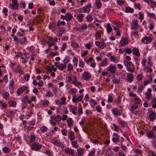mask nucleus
Returning <instances> with one entry per match:
<instances>
[{
	"label": "nucleus",
	"mask_w": 156,
	"mask_h": 156,
	"mask_svg": "<svg viewBox=\"0 0 156 156\" xmlns=\"http://www.w3.org/2000/svg\"><path fill=\"white\" fill-rule=\"evenodd\" d=\"M61 102H60V105H65L66 104V98L65 97H62L61 98Z\"/></svg>",
	"instance_id": "obj_45"
},
{
	"label": "nucleus",
	"mask_w": 156,
	"mask_h": 156,
	"mask_svg": "<svg viewBox=\"0 0 156 156\" xmlns=\"http://www.w3.org/2000/svg\"><path fill=\"white\" fill-rule=\"evenodd\" d=\"M9 94L8 92H5L4 93L3 97L4 98H5L6 99H7L8 98H9Z\"/></svg>",
	"instance_id": "obj_64"
},
{
	"label": "nucleus",
	"mask_w": 156,
	"mask_h": 156,
	"mask_svg": "<svg viewBox=\"0 0 156 156\" xmlns=\"http://www.w3.org/2000/svg\"><path fill=\"white\" fill-rule=\"evenodd\" d=\"M12 4H10V5L12 7V8L15 9H17L19 5V4L18 3L17 0H12Z\"/></svg>",
	"instance_id": "obj_8"
},
{
	"label": "nucleus",
	"mask_w": 156,
	"mask_h": 156,
	"mask_svg": "<svg viewBox=\"0 0 156 156\" xmlns=\"http://www.w3.org/2000/svg\"><path fill=\"white\" fill-rule=\"evenodd\" d=\"M133 54L136 56L139 57L140 56V53L139 50L136 48H134L133 49Z\"/></svg>",
	"instance_id": "obj_17"
},
{
	"label": "nucleus",
	"mask_w": 156,
	"mask_h": 156,
	"mask_svg": "<svg viewBox=\"0 0 156 156\" xmlns=\"http://www.w3.org/2000/svg\"><path fill=\"white\" fill-rule=\"evenodd\" d=\"M77 152L79 156H81L83 153V150L82 148L79 149L77 150Z\"/></svg>",
	"instance_id": "obj_33"
},
{
	"label": "nucleus",
	"mask_w": 156,
	"mask_h": 156,
	"mask_svg": "<svg viewBox=\"0 0 156 156\" xmlns=\"http://www.w3.org/2000/svg\"><path fill=\"white\" fill-rule=\"evenodd\" d=\"M65 17H66V20L67 21H70L73 18V16L69 13L65 14Z\"/></svg>",
	"instance_id": "obj_20"
},
{
	"label": "nucleus",
	"mask_w": 156,
	"mask_h": 156,
	"mask_svg": "<svg viewBox=\"0 0 156 156\" xmlns=\"http://www.w3.org/2000/svg\"><path fill=\"white\" fill-rule=\"evenodd\" d=\"M91 76V74L88 72H85L82 75V78L84 80H90Z\"/></svg>",
	"instance_id": "obj_1"
},
{
	"label": "nucleus",
	"mask_w": 156,
	"mask_h": 156,
	"mask_svg": "<svg viewBox=\"0 0 156 156\" xmlns=\"http://www.w3.org/2000/svg\"><path fill=\"white\" fill-rule=\"evenodd\" d=\"M57 89L58 88L56 86V85H54L52 87V91L55 94H56L57 93Z\"/></svg>",
	"instance_id": "obj_42"
},
{
	"label": "nucleus",
	"mask_w": 156,
	"mask_h": 156,
	"mask_svg": "<svg viewBox=\"0 0 156 156\" xmlns=\"http://www.w3.org/2000/svg\"><path fill=\"white\" fill-rule=\"evenodd\" d=\"M95 37L96 39H98L101 37V35L98 31H97L95 33Z\"/></svg>",
	"instance_id": "obj_50"
},
{
	"label": "nucleus",
	"mask_w": 156,
	"mask_h": 156,
	"mask_svg": "<svg viewBox=\"0 0 156 156\" xmlns=\"http://www.w3.org/2000/svg\"><path fill=\"white\" fill-rule=\"evenodd\" d=\"M96 46L99 47V49H102L104 48L106 46V44L103 42H100L99 41H97L95 43Z\"/></svg>",
	"instance_id": "obj_3"
},
{
	"label": "nucleus",
	"mask_w": 156,
	"mask_h": 156,
	"mask_svg": "<svg viewBox=\"0 0 156 156\" xmlns=\"http://www.w3.org/2000/svg\"><path fill=\"white\" fill-rule=\"evenodd\" d=\"M133 75L132 73L127 74V81L131 83L133 80Z\"/></svg>",
	"instance_id": "obj_24"
},
{
	"label": "nucleus",
	"mask_w": 156,
	"mask_h": 156,
	"mask_svg": "<svg viewBox=\"0 0 156 156\" xmlns=\"http://www.w3.org/2000/svg\"><path fill=\"white\" fill-rule=\"evenodd\" d=\"M69 57L68 56H66L63 60V62L64 64H66V63H68L69 61Z\"/></svg>",
	"instance_id": "obj_40"
},
{
	"label": "nucleus",
	"mask_w": 156,
	"mask_h": 156,
	"mask_svg": "<svg viewBox=\"0 0 156 156\" xmlns=\"http://www.w3.org/2000/svg\"><path fill=\"white\" fill-rule=\"evenodd\" d=\"M134 102L136 104H139L140 103V98L137 96L134 98Z\"/></svg>",
	"instance_id": "obj_44"
},
{
	"label": "nucleus",
	"mask_w": 156,
	"mask_h": 156,
	"mask_svg": "<svg viewBox=\"0 0 156 156\" xmlns=\"http://www.w3.org/2000/svg\"><path fill=\"white\" fill-rule=\"evenodd\" d=\"M110 60L112 62H117L118 61V59L117 58L114 56L111 55L110 56Z\"/></svg>",
	"instance_id": "obj_32"
},
{
	"label": "nucleus",
	"mask_w": 156,
	"mask_h": 156,
	"mask_svg": "<svg viewBox=\"0 0 156 156\" xmlns=\"http://www.w3.org/2000/svg\"><path fill=\"white\" fill-rule=\"evenodd\" d=\"M23 77L25 80L27 81L29 80V78L30 77V75L28 73L27 74L24 75Z\"/></svg>",
	"instance_id": "obj_52"
},
{
	"label": "nucleus",
	"mask_w": 156,
	"mask_h": 156,
	"mask_svg": "<svg viewBox=\"0 0 156 156\" xmlns=\"http://www.w3.org/2000/svg\"><path fill=\"white\" fill-rule=\"evenodd\" d=\"M107 59L105 58L101 63V65L102 66H105L107 64Z\"/></svg>",
	"instance_id": "obj_47"
},
{
	"label": "nucleus",
	"mask_w": 156,
	"mask_h": 156,
	"mask_svg": "<svg viewBox=\"0 0 156 156\" xmlns=\"http://www.w3.org/2000/svg\"><path fill=\"white\" fill-rule=\"evenodd\" d=\"M149 118L151 120H154L156 118V114L153 111H151L150 114Z\"/></svg>",
	"instance_id": "obj_18"
},
{
	"label": "nucleus",
	"mask_w": 156,
	"mask_h": 156,
	"mask_svg": "<svg viewBox=\"0 0 156 156\" xmlns=\"http://www.w3.org/2000/svg\"><path fill=\"white\" fill-rule=\"evenodd\" d=\"M68 137L70 138V141H72L75 139V136L74 134H72L69 135Z\"/></svg>",
	"instance_id": "obj_60"
},
{
	"label": "nucleus",
	"mask_w": 156,
	"mask_h": 156,
	"mask_svg": "<svg viewBox=\"0 0 156 156\" xmlns=\"http://www.w3.org/2000/svg\"><path fill=\"white\" fill-rule=\"evenodd\" d=\"M17 42H20V43L22 44H26L27 42V38L25 37L22 38H20L17 41Z\"/></svg>",
	"instance_id": "obj_15"
},
{
	"label": "nucleus",
	"mask_w": 156,
	"mask_h": 156,
	"mask_svg": "<svg viewBox=\"0 0 156 156\" xmlns=\"http://www.w3.org/2000/svg\"><path fill=\"white\" fill-rule=\"evenodd\" d=\"M68 70L69 71H71L73 69V66L71 63H69L67 65Z\"/></svg>",
	"instance_id": "obj_43"
},
{
	"label": "nucleus",
	"mask_w": 156,
	"mask_h": 156,
	"mask_svg": "<svg viewBox=\"0 0 156 156\" xmlns=\"http://www.w3.org/2000/svg\"><path fill=\"white\" fill-rule=\"evenodd\" d=\"M116 67L112 65H110L109 67L107 68V69L111 73L114 74L116 72Z\"/></svg>",
	"instance_id": "obj_6"
},
{
	"label": "nucleus",
	"mask_w": 156,
	"mask_h": 156,
	"mask_svg": "<svg viewBox=\"0 0 156 156\" xmlns=\"http://www.w3.org/2000/svg\"><path fill=\"white\" fill-rule=\"evenodd\" d=\"M152 80V78L151 76L150 75L148 79L144 81V85L145 86L147 85V84L150 83Z\"/></svg>",
	"instance_id": "obj_22"
},
{
	"label": "nucleus",
	"mask_w": 156,
	"mask_h": 156,
	"mask_svg": "<svg viewBox=\"0 0 156 156\" xmlns=\"http://www.w3.org/2000/svg\"><path fill=\"white\" fill-rule=\"evenodd\" d=\"M95 3L97 8L99 9L101 7L102 4L100 0H96Z\"/></svg>",
	"instance_id": "obj_36"
},
{
	"label": "nucleus",
	"mask_w": 156,
	"mask_h": 156,
	"mask_svg": "<svg viewBox=\"0 0 156 156\" xmlns=\"http://www.w3.org/2000/svg\"><path fill=\"white\" fill-rule=\"evenodd\" d=\"M138 106L137 105L134 104H133L131 107V111L133 112L136 108H137Z\"/></svg>",
	"instance_id": "obj_57"
},
{
	"label": "nucleus",
	"mask_w": 156,
	"mask_h": 156,
	"mask_svg": "<svg viewBox=\"0 0 156 156\" xmlns=\"http://www.w3.org/2000/svg\"><path fill=\"white\" fill-rule=\"evenodd\" d=\"M113 82L114 83L118 84L119 82V80L118 78H114L113 79Z\"/></svg>",
	"instance_id": "obj_56"
},
{
	"label": "nucleus",
	"mask_w": 156,
	"mask_h": 156,
	"mask_svg": "<svg viewBox=\"0 0 156 156\" xmlns=\"http://www.w3.org/2000/svg\"><path fill=\"white\" fill-rule=\"evenodd\" d=\"M45 95L48 97H52L53 96V94L50 91L46 92Z\"/></svg>",
	"instance_id": "obj_51"
},
{
	"label": "nucleus",
	"mask_w": 156,
	"mask_h": 156,
	"mask_svg": "<svg viewBox=\"0 0 156 156\" xmlns=\"http://www.w3.org/2000/svg\"><path fill=\"white\" fill-rule=\"evenodd\" d=\"M77 91V90L74 88H72L71 89L68 91V93L69 94L74 95V94H75L76 92Z\"/></svg>",
	"instance_id": "obj_37"
},
{
	"label": "nucleus",
	"mask_w": 156,
	"mask_h": 156,
	"mask_svg": "<svg viewBox=\"0 0 156 156\" xmlns=\"http://www.w3.org/2000/svg\"><path fill=\"white\" fill-rule=\"evenodd\" d=\"M143 78V75L141 74H138L137 76V80L140 81Z\"/></svg>",
	"instance_id": "obj_62"
},
{
	"label": "nucleus",
	"mask_w": 156,
	"mask_h": 156,
	"mask_svg": "<svg viewBox=\"0 0 156 156\" xmlns=\"http://www.w3.org/2000/svg\"><path fill=\"white\" fill-rule=\"evenodd\" d=\"M120 45L124 46L127 44V37H123L121 40L120 42Z\"/></svg>",
	"instance_id": "obj_14"
},
{
	"label": "nucleus",
	"mask_w": 156,
	"mask_h": 156,
	"mask_svg": "<svg viewBox=\"0 0 156 156\" xmlns=\"http://www.w3.org/2000/svg\"><path fill=\"white\" fill-rule=\"evenodd\" d=\"M86 18L87 21L89 22L92 21L93 20V19L91 15L90 14H89L87 16Z\"/></svg>",
	"instance_id": "obj_48"
},
{
	"label": "nucleus",
	"mask_w": 156,
	"mask_h": 156,
	"mask_svg": "<svg viewBox=\"0 0 156 156\" xmlns=\"http://www.w3.org/2000/svg\"><path fill=\"white\" fill-rule=\"evenodd\" d=\"M42 147V145L38 143H34L32 146L31 149L33 150L38 151Z\"/></svg>",
	"instance_id": "obj_4"
},
{
	"label": "nucleus",
	"mask_w": 156,
	"mask_h": 156,
	"mask_svg": "<svg viewBox=\"0 0 156 156\" xmlns=\"http://www.w3.org/2000/svg\"><path fill=\"white\" fill-rule=\"evenodd\" d=\"M66 67V65L65 64H61L57 66V68L60 70L62 71L65 69Z\"/></svg>",
	"instance_id": "obj_23"
},
{
	"label": "nucleus",
	"mask_w": 156,
	"mask_h": 156,
	"mask_svg": "<svg viewBox=\"0 0 156 156\" xmlns=\"http://www.w3.org/2000/svg\"><path fill=\"white\" fill-rule=\"evenodd\" d=\"M131 28L136 29L138 27V23L136 20H133L131 23Z\"/></svg>",
	"instance_id": "obj_12"
},
{
	"label": "nucleus",
	"mask_w": 156,
	"mask_h": 156,
	"mask_svg": "<svg viewBox=\"0 0 156 156\" xmlns=\"http://www.w3.org/2000/svg\"><path fill=\"white\" fill-rule=\"evenodd\" d=\"M107 30L108 33H110L112 30V28L109 24H107Z\"/></svg>",
	"instance_id": "obj_38"
},
{
	"label": "nucleus",
	"mask_w": 156,
	"mask_h": 156,
	"mask_svg": "<svg viewBox=\"0 0 156 156\" xmlns=\"http://www.w3.org/2000/svg\"><path fill=\"white\" fill-rule=\"evenodd\" d=\"M84 15L83 14H79L76 16V19L78 20L79 22H81L83 20V18Z\"/></svg>",
	"instance_id": "obj_21"
},
{
	"label": "nucleus",
	"mask_w": 156,
	"mask_h": 156,
	"mask_svg": "<svg viewBox=\"0 0 156 156\" xmlns=\"http://www.w3.org/2000/svg\"><path fill=\"white\" fill-rule=\"evenodd\" d=\"M23 92V90L20 88L17 90V93L18 95L19 96L21 95Z\"/></svg>",
	"instance_id": "obj_58"
},
{
	"label": "nucleus",
	"mask_w": 156,
	"mask_h": 156,
	"mask_svg": "<svg viewBox=\"0 0 156 156\" xmlns=\"http://www.w3.org/2000/svg\"><path fill=\"white\" fill-rule=\"evenodd\" d=\"M71 144L72 145V147L75 148H77L79 147V145L78 144L77 140L72 141Z\"/></svg>",
	"instance_id": "obj_31"
},
{
	"label": "nucleus",
	"mask_w": 156,
	"mask_h": 156,
	"mask_svg": "<svg viewBox=\"0 0 156 156\" xmlns=\"http://www.w3.org/2000/svg\"><path fill=\"white\" fill-rule=\"evenodd\" d=\"M151 38L150 37L145 36L141 40V41L144 44H147L151 41Z\"/></svg>",
	"instance_id": "obj_7"
},
{
	"label": "nucleus",
	"mask_w": 156,
	"mask_h": 156,
	"mask_svg": "<svg viewBox=\"0 0 156 156\" xmlns=\"http://www.w3.org/2000/svg\"><path fill=\"white\" fill-rule=\"evenodd\" d=\"M54 119L56 122H59L61 120V117L60 115H57L54 117Z\"/></svg>",
	"instance_id": "obj_29"
},
{
	"label": "nucleus",
	"mask_w": 156,
	"mask_h": 156,
	"mask_svg": "<svg viewBox=\"0 0 156 156\" xmlns=\"http://www.w3.org/2000/svg\"><path fill=\"white\" fill-rule=\"evenodd\" d=\"M112 113L115 117L119 116L121 113L120 110H118L115 108L112 109Z\"/></svg>",
	"instance_id": "obj_5"
},
{
	"label": "nucleus",
	"mask_w": 156,
	"mask_h": 156,
	"mask_svg": "<svg viewBox=\"0 0 156 156\" xmlns=\"http://www.w3.org/2000/svg\"><path fill=\"white\" fill-rule=\"evenodd\" d=\"M15 69V71L16 73H20L22 72L21 67L19 65H17Z\"/></svg>",
	"instance_id": "obj_34"
},
{
	"label": "nucleus",
	"mask_w": 156,
	"mask_h": 156,
	"mask_svg": "<svg viewBox=\"0 0 156 156\" xmlns=\"http://www.w3.org/2000/svg\"><path fill=\"white\" fill-rule=\"evenodd\" d=\"M90 101V103L92 102L93 103V104H92L91 103H90L91 105L92 106H94L95 105L97 104V103L96 102V101L93 99H91Z\"/></svg>",
	"instance_id": "obj_54"
},
{
	"label": "nucleus",
	"mask_w": 156,
	"mask_h": 156,
	"mask_svg": "<svg viewBox=\"0 0 156 156\" xmlns=\"http://www.w3.org/2000/svg\"><path fill=\"white\" fill-rule=\"evenodd\" d=\"M70 108V111L73 114L75 115L76 114V110L77 108L73 105H70L69 106Z\"/></svg>",
	"instance_id": "obj_16"
},
{
	"label": "nucleus",
	"mask_w": 156,
	"mask_h": 156,
	"mask_svg": "<svg viewBox=\"0 0 156 156\" xmlns=\"http://www.w3.org/2000/svg\"><path fill=\"white\" fill-rule=\"evenodd\" d=\"M51 119L50 120V122L53 125H56V122L54 119V116H52L50 117Z\"/></svg>",
	"instance_id": "obj_41"
},
{
	"label": "nucleus",
	"mask_w": 156,
	"mask_h": 156,
	"mask_svg": "<svg viewBox=\"0 0 156 156\" xmlns=\"http://www.w3.org/2000/svg\"><path fill=\"white\" fill-rule=\"evenodd\" d=\"M58 30L60 33L62 34L64 32L65 30V28L63 27H60L58 28Z\"/></svg>",
	"instance_id": "obj_55"
},
{
	"label": "nucleus",
	"mask_w": 156,
	"mask_h": 156,
	"mask_svg": "<svg viewBox=\"0 0 156 156\" xmlns=\"http://www.w3.org/2000/svg\"><path fill=\"white\" fill-rule=\"evenodd\" d=\"M49 103V101L47 100H42L40 101V104L41 105L44 106H48Z\"/></svg>",
	"instance_id": "obj_26"
},
{
	"label": "nucleus",
	"mask_w": 156,
	"mask_h": 156,
	"mask_svg": "<svg viewBox=\"0 0 156 156\" xmlns=\"http://www.w3.org/2000/svg\"><path fill=\"white\" fill-rule=\"evenodd\" d=\"M53 144L58 147H62L63 144L62 142L60 141L58 142L57 139H55L53 140Z\"/></svg>",
	"instance_id": "obj_11"
},
{
	"label": "nucleus",
	"mask_w": 156,
	"mask_h": 156,
	"mask_svg": "<svg viewBox=\"0 0 156 156\" xmlns=\"http://www.w3.org/2000/svg\"><path fill=\"white\" fill-rule=\"evenodd\" d=\"M91 7V4L89 3L87 4L83 8L84 10V13L87 12L88 13L90 11V9Z\"/></svg>",
	"instance_id": "obj_13"
},
{
	"label": "nucleus",
	"mask_w": 156,
	"mask_h": 156,
	"mask_svg": "<svg viewBox=\"0 0 156 156\" xmlns=\"http://www.w3.org/2000/svg\"><path fill=\"white\" fill-rule=\"evenodd\" d=\"M71 46L73 48H78L79 46V44L76 42H73L71 44Z\"/></svg>",
	"instance_id": "obj_39"
},
{
	"label": "nucleus",
	"mask_w": 156,
	"mask_h": 156,
	"mask_svg": "<svg viewBox=\"0 0 156 156\" xmlns=\"http://www.w3.org/2000/svg\"><path fill=\"white\" fill-rule=\"evenodd\" d=\"M67 122L68 126L69 127L73 125V121L72 118H69Z\"/></svg>",
	"instance_id": "obj_25"
},
{
	"label": "nucleus",
	"mask_w": 156,
	"mask_h": 156,
	"mask_svg": "<svg viewBox=\"0 0 156 156\" xmlns=\"http://www.w3.org/2000/svg\"><path fill=\"white\" fill-rule=\"evenodd\" d=\"M9 104V106L15 107L16 106V102L15 101H10Z\"/></svg>",
	"instance_id": "obj_30"
},
{
	"label": "nucleus",
	"mask_w": 156,
	"mask_h": 156,
	"mask_svg": "<svg viewBox=\"0 0 156 156\" xmlns=\"http://www.w3.org/2000/svg\"><path fill=\"white\" fill-rule=\"evenodd\" d=\"M68 80L69 81L72 83V82L73 81L76 80L77 78L74 75H72L70 76L69 77Z\"/></svg>",
	"instance_id": "obj_28"
},
{
	"label": "nucleus",
	"mask_w": 156,
	"mask_h": 156,
	"mask_svg": "<svg viewBox=\"0 0 156 156\" xmlns=\"http://www.w3.org/2000/svg\"><path fill=\"white\" fill-rule=\"evenodd\" d=\"M135 68L134 67H130V68L127 67V71L131 73H133L134 71Z\"/></svg>",
	"instance_id": "obj_63"
},
{
	"label": "nucleus",
	"mask_w": 156,
	"mask_h": 156,
	"mask_svg": "<svg viewBox=\"0 0 156 156\" xmlns=\"http://www.w3.org/2000/svg\"><path fill=\"white\" fill-rule=\"evenodd\" d=\"M61 133L62 134L65 136H66L67 135V130L64 129H61Z\"/></svg>",
	"instance_id": "obj_53"
},
{
	"label": "nucleus",
	"mask_w": 156,
	"mask_h": 156,
	"mask_svg": "<svg viewBox=\"0 0 156 156\" xmlns=\"http://www.w3.org/2000/svg\"><path fill=\"white\" fill-rule=\"evenodd\" d=\"M22 101L23 104L28 103L30 104L31 102V100H29V98L27 96H25L22 99Z\"/></svg>",
	"instance_id": "obj_10"
},
{
	"label": "nucleus",
	"mask_w": 156,
	"mask_h": 156,
	"mask_svg": "<svg viewBox=\"0 0 156 156\" xmlns=\"http://www.w3.org/2000/svg\"><path fill=\"white\" fill-rule=\"evenodd\" d=\"M83 98V95H80L77 97L76 95H73L72 98V100L73 102L78 103L77 101H82Z\"/></svg>",
	"instance_id": "obj_2"
},
{
	"label": "nucleus",
	"mask_w": 156,
	"mask_h": 156,
	"mask_svg": "<svg viewBox=\"0 0 156 156\" xmlns=\"http://www.w3.org/2000/svg\"><path fill=\"white\" fill-rule=\"evenodd\" d=\"M65 151L66 153L72 155L74 154V151L73 149L70 148H66L65 149Z\"/></svg>",
	"instance_id": "obj_19"
},
{
	"label": "nucleus",
	"mask_w": 156,
	"mask_h": 156,
	"mask_svg": "<svg viewBox=\"0 0 156 156\" xmlns=\"http://www.w3.org/2000/svg\"><path fill=\"white\" fill-rule=\"evenodd\" d=\"M152 102L153 103L152 107L154 108H156V98L155 97H154L152 100Z\"/></svg>",
	"instance_id": "obj_35"
},
{
	"label": "nucleus",
	"mask_w": 156,
	"mask_h": 156,
	"mask_svg": "<svg viewBox=\"0 0 156 156\" xmlns=\"http://www.w3.org/2000/svg\"><path fill=\"white\" fill-rule=\"evenodd\" d=\"M154 133L153 132L149 131L147 132V136L150 138H152L153 137V139H155V136L154 135Z\"/></svg>",
	"instance_id": "obj_27"
},
{
	"label": "nucleus",
	"mask_w": 156,
	"mask_h": 156,
	"mask_svg": "<svg viewBox=\"0 0 156 156\" xmlns=\"http://www.w3.org/2000/svg\"><path fill=\"white\" fill-rule=\"evenodd\" d=\"M113 137L112 138V140L114 143L119 142V136L116 133H114L113 135Z\"/></svg>",
	"instance_id": "obj_9"
},
{
	"label": "nucleus",
	"mask_w": 156,
	"mask_h": 156,
	"mask_svg": "<svg viewBox=\"0 0 156 156\" xmlns=\"http://www.w3.org/2000/svg\"><path fill=\"white\" fill-rule=\"evenodd\" d=\"M48 128L45 126H41L40 128L41 131L42 132H45L47 130Z\"/></svg>",
	"instance_id": "obj_49"
},
{
	"label": "nucleus",
	"mask_w": 156,
	"mask_h": 156,
	"mask_svg": "<svg viewBox=\"0 0 156 156\" xmlns=\"http://www.w3.org/2000/svg\"><path fill=\"white\" fill-rule=\"evenodd\" d=\"M84 66V64L83 61L80 59L79 61V66L81 67H83Z\"/></svg>",
	"instance_id": "obj_61"
},
{
	"label": "nucleus",
	"mask_w": 156,
	"mask_h": 156,
	"mask_svg": "<svg viewBox=\"0 0 156 156\" xmlns=\"http://www.w3.org/2000/svg\"><path fill=\"white\" fill-rule=\"evenodd\" d=\"M30 142H33L35 141V136L34 134L31 135L30 136Z\"/></svg>",
	"instance_id": "obj_46"
},
{
	"label": "nucleus",
	"mask_w": 156,
	"mask_h": 156,
	"mask_svg": "<svg viewBox=\"0 0 156 156\" xmlns=\"http://www.w3.org/2000/svg\"><path fill=\"white\" fill-rule=\"evenodd\" d=\"M72 84H74L76 86H78L80 85V83L79 81H76V80H75V81H73L72 82Z\"/></svg>",
	"instance_id": "obj_59"
}]
</instances>
